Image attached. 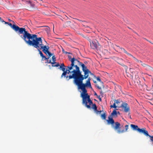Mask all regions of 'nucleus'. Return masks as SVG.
Masks as SVG:
<instances>
[{"instance_id":"1","label":"nucleus","mask_w":153,"mask_h":153,"mask_svg":"<svg viewBox=\"0 0 153 153\" xmlns=\"http://www.w3.org/2000/svg\"><path fill=\"white\" fill-rule=\"evenodd\" d=\"M91 78L88 77V79L85 83H84L83 81L79 82L78 91L80 93V96L82 99V103L88 108H91L90 105L93 103L90 98V96L87 93V91L86 88L87 87L91 88L90 82Z\"/></svg>"},{"instance_id":"2","label":"nucleus","mask_w":153,"mask_h":153,"mask_svg":"<svg viewBox=\"0 0 153 153\" xmlns=\"http://www.w3.org/2000/svg\"><path fill=\"white\" fill-rule=\"evenodd\" d=\"M25 42L30 46H32L36 48L42 49L43 52H47L49 50L48 46H44L42 44V40L41 37H37V35L35 34H29Z\"/></svg>"},{"instance_id":"3","label":"nucleus","mask_w":153,"mask_h":153,"mask_svg":"<svg viewBox=\"0 0 153 153\" xmlns=\"http://www.w3.org/2000/svg\"><path fill=\"white\" fill-rule=\"evenodd\" d=\"M9 25L16 32L18 31L19 34H23L20 36L25 41L30 33L24 28H20L15 24L12 25L11 23H9Z\"/></svg>"},{"instance_id":"4","label":"nucleus","mask_w":153,"mask_h":153,"mask_svg":"<svg viewBox=\"0 0 153 153\" xmlns=\"http://www.w3.org/2000/svg\"><path fill=\"white\" fill-rule=\"evenodd\" d=\"M75 69H73L72 71H71L70 73H73L72 75L69 76H66V78L68 77V80L71 79L73 78V82L74 84L77 86V90L78 89V87L79 83V79L77 68V65H75Z\"/></svg>"},{"instance_id":"5","label":"nucleus","mask_w":153,"mask_h":153,"mask_svg":"<svg viewBox=\"0 0 153 153\" xmlns=\"http://www.w3.org/2000/svg\"><path fill=\"white\" fill-rule=\"evenodd\" d=\"M68 58L69 60L71 62V64L70 65H69L66 67V70L62 71L63 72L61 76V78L63 76L66 77V75L67 74H69L70 73H71V71L73 69L74 66V59H71V56H68Z\"/></svg>"},{"instance_id":"6","label":"nucleus","mask_w":153,"mask_h":153,"mask_svg":"<svg viewBox=\"0 0 153 153\" xmlns=\"http://www.w3.org/2000/svg\"><path fill=\"white\" fill-rule=\"evenodd\" d=\"M108 120H107L106 121L107 122L108 124H111L112 127L115 130L120 128V124L118 122H116L114 123V121L113 119L111 117V116L108 117Z\"/></svg>"},{"instance_id":"7","label":"nucleus","mask_w":153,"mask_h":153,"mask_svg":"<svg viewBox=\"0 0 153 153\" xmlns=\"http://www.w3.org/2000/svg\"><path fill=\"white\" fill-rule=\"evenodd\" d=\"M77 68L79 75V82L83 81L84 79H85L88 78L89 74L91 75H93V74L89 70L83 72H84V76L82 75L80 71L79 67L77 66Z\"/></svg>"},{"instance_id":"8","label":"nucleus","mask_w":153,"mask_h":153,"mask_svg":"<svg viewBox=\"0 0 153 153\" xmlns=\"http://www.w3.org/2000/svg\"><path fill=\"white\" fill-rule=\"evenodd\" d=\"M71 59H74V67H75V65H77L76 64V63H78V65L79 66H81L82 68V70L83 72L87 71V70H89L87 67L85 66V65L79 62V60H78L77 59H75V58L73 57V58H71Z\"/></svg>"},{"instance_id":"9","label":"nucleus","mask_w":153,"mask_h":153,"mask_svg":"<svg viewBox=\"0 0 153 153\" xmlns=\"http://www.w3.org/2000/svg\"><path fill=\"white\" fill-rule=\"evenodd\" d=\"M98 45H100L98 41L96 39L93 40L90 42V46L91 48L93 49H96L97 48Z\"/></svg>"},{"instance_id":"10","label":"nucleus","mask_w":153,"mask_h":153,"mask_svg":"<svg viewBox=\"0 0 153 153\" xmlns=\"http://www.w3.org/2000/svg\"><path fill=\"white\" fill-rule=\"evenodd\" d=\"M120 107L123 108H124V111L125 112L127 113L130 111L129 107L126 103H123L120 106Z\"/></svg>"},{"instance_id":"11","label":"nucleus","mask_w":153,"mask_h":153,"mask_svg":"<svg viewBox=\"0 0 153 153\" xmlns=\"http://www.w3.org/2000/svg\"><path fill=\"white\" fill-rule=\"evenodd\" d=\"M53 67H57L59 66V69L61 70L62 71L65 70L67 66H65L63 63H61L60 65L59 64V63H56V64L55 65H52Z\"/></svg>"},{"instance_id":"12","label":"nucleus","mask_w":153,"mask_h":153,"mask_svg":"<svg viewBox=\"0 0 153 153\" xmlns=\"http://www.w3.org/2000/svg\"><path fill=\"white\" fill-rule=\"evenodd\" d=\"M138 132L140 133H143L146 136H149L150 137L151 136L149 134L148 131L146 130L145 128H143L138 129Z\"/></svg>"},{"instance_id":"13","label":"nucleus","mask_w":153,"mask_h":153,"mask_svg":"<svg viewBox=\"0 0 153 153\" xmlns=\"http://www.w3.org/2000/svg\"><path fill=\"white\" fill-rule=\"evenodd\" d=\"M125 130H120V128H119L117 130V132L119 134H120L121 133H124V132H125V131H127L128 128V126L127 125H126L125 126Z\"/></svg>"},{"instance_id":"14","label":"nucleus","mask_w":153,"mask_h":153,"mask_svg":"<svg viewBox=\"0 0 153 153\" xmlns=\"http://www.w3.org/2000/svg\"><path fill=\"white\" fill-rule=\"evenodd\" d=\"M39 52V53L40 54L41 56L42 57V59H49V57L48 58L46 57L43 54L42 52L40 51V49L39 48H37Z\"/></svg>"},{"instance_id":"15","label":"nucleus","mask_w":153,"mask_h":153,"mask_svg":"<svg viewBox=\"0 0 153 153\" xmlns=\"http://www.w3.org/2000/svg\"><path fill=\"white\" fill-rule=\"evenodd\" d=\"M130 126L134 130L137 131H138V130L139 129V128H138L137 126L134 124H131Z\"/></svg>"},{"instance_id":"16","label":"nucleus","mask_w":153,"mask_h":153,"mask_svg":"<svg viewBox=\"0 0 153 153\" xmlns=\"http://www.w3.org/2000/svg\"><path fill=\"white\" fill-rule=\"evenodd\" d=\"M71 23V22L70 21H67L65 23L64 25V27H66L69 26L70 27Z\"/></svg>"},{"instance_id":"17","label":"nucleus","mask_w":153,"mask_h":153,"mask_svg":"<svg viewBox=\"0 0 153 153\" xmlns=\"http://www.w3.org/2000/svg\"><path fill=\"white\" fill-rule=\"evenodd\" d=\"M52 59L53 61V62L51 63V64L52 65H55L56 64V63H57L55 62L56 61V58L55 57V56H53L52 57Z\"/></svg>"},{"instance_id":"18","label":"nucleus","mask_w":153,"mask_h":153,"mask_svg":"<svg viewBox=\"0 0 153 153\" xmlns=\"http://www.w3.org/2000/svg\"><path fill=\"white\" fill-rule=\"evenodd\" d=\"M117 112L115 110H113L112 113H111L110 116L111 117V116L117 117Z\"/></svg>"},{"instance_id":"19","label":"nucleus","mask_w":153,"mask_h":153,"mask_svg":"<svg viewBox=\"0 0 153 153\" xmlns=\"http://www.w3.org/2000/svg\"><path fill=\"white\" fill-rule=\"evenodd\" d=\"M44 53L46 55H48L49 56L48 57H49V58L52 55V54L48 50L47 51V52H45Z\"/></svg>"},{"instance_id":"20","label":"nucleus","mask_w":153,"mask_h":153,"mask_svg":"<svg viewBox=\"0 0 153 153\" xmlns=\"http://www.w3.org/2000/svg\"><path fill=\"white\" fill-rule=\"evenodd\" d=\"M110 107L111 108H116L117 107L118 108L120 107V106H118V105H116L115 103L114 102V103L113 104V105H111L110 106Z\"/></svg>"},{"instance_id":"21","label":"nucleus","mask_w":153,"mask_h":153,"mask_svg":"<svg viewBox=\"0 0 153 153\" xmlns=\"http://www.w3.org/2000/svg\"><path fill=\"white\" fill-rule=\"evenodd\" d=\"M76 23H74V24L71 23L70 27L75 30L76 29Z\"/></svg>"},{"instance_id":"22","label":"nucleus","mask_w":153,"mask_h":153,"mask_svg":"<svg viewBox=\"0 0 153 153\" xmlns=\"http://www.w3.org/2000/svg\"><path fill=\"white\" fill-rule=\"evenodd\" d=\"M106 113H104L103 114L101 115V117L103 119L105 120L106 118Z\"/></svg>"},{"instance_id":"23","label":"nucleus","mask_w":153,"mask_h":153,"mask_svg":"<svg viewBox=\"0 0 153 153\" xmlns=\"http://www.w3.org/2000/svg\"><path fill=\"white\" fill-rule=\"evenodd\" d=\"M92 108L94 109L95 111H97V108L95 104L92 105Z\"/></svg>"},{"instance_id":"24","label":"nucleus","mask_w":153,"mask_h":153,"mask_svg":"<svg viewBox=\"0 0 153 153\" xmlns=\"http://www.w3.org/2000/svg\"><path fill=\"white\" fill-rule=\"evenodd\" d=\"M147 69L148 70L153 71V68L149 65L147 66Z\"/></svg>"},{"instance_id":"25","label":"nucleus","mask_w":153,"mask_h":153,"mask_svg":"<svg viewBox=\"0 0 153 153\" xmlns=\"http://www.w3.org/2000/svg\"><path fill=\"white\" fill-rule=\"evenodd\" d=\"M114 102L115 103V104H116L117 105H119V104L120 103V101L118 100H114Z\"/></svg>"},{"instance_id":"26","label":"nucleus","mask_w":153,"mask_h":153,"mask_svg":"<svg viewBox=\"0 0 153 153\" xmlns=\"http://www.w3.org/2000/svg\"><path fill=\"white\" fill-rule=\"evenodd\" d=\"M120 49L122 51H123L124 52V53H125L127 54L128 53V52H127L124 48H120Z\"/></svg>"},{"instance_id":"27","label":"nucleus","mask_w":153,"mask_h":153,"mask_svg":"<svg viewBox=\"0 0 153 153\" xmlns=\"http://www.w3.org/2000/svg\"><path fill=\"white\" fill-rule=\"evenodd\" d=\"M0 18H1V19H0V21L1 22H4L5 24H7L8 25V23H9L8 22H5L2 19H1V17H0Z\"/></svg>"},{"instance_id":"28","label":"nucleus","mask_w":153,"mask_h":153,"mask_svg":"<svg viewBox=\"0 0 153 153\" xmlns=\"http://www.w3.org/2000/svg\"><path fill=\"white\" fill-rule=\"evenodd\" d=\"M96 79H97V80L98 81H99V82H100L102 84L103 83V82L101 81V79H100V77H97Z\"/></svg>"},{"instance_id":"29","label":"nucleus","mask_w":153,"mask_h":153,"mask_svg":"<svg viewBox=\"0 0 153 153\" xmlns=\"http://www.w3.org/2000/svg\"><path fill=\"white\" fill-rule=\"evenodd\" d=\"M141 65L143 67H146L147 69V66H149V65H148L144 63H142V64H141Z\"/></svg>"},{"instance_id":"30","label":"nucleus","mask_w":153,"mask_h":153,"mask_svg":"<svg viewBox=\"0 0 153 153\" xmlns=\"http://www.w3.org/2000/svg\"><path fill=\"white\" fill-rule=\"evenodd\" d=\"M29 3L30 4V5L31 7H34L35 5L34 4H32L30 1H29Z\"/></svg>"},{"instance_id":"31","label":"nucleus","mask_w":153,"mask_h":153,"mask_svg":"<svg viewBox=\"0 0 153 153\" xmlns=\"http://www.w3.org/2000/svg\"><path fill=\"white\" fill-rule=\"evenodd\" d=\"M133 58L136 62H139V60H138L137 58H136L134 57Z\"/></svg>"},{"instance_id":"32","label":"nucleus","mask_w":153,"mask_h":153,"mask_svg":"<svg viewBox=\"0 0 153 153\" xmlns=\"http://www.w3.org/2000/svg\"><path fill=\"white\" fill-rule=\"evenodd\" d=\"M127 55L129 56L131 58H133V57H134L131 54L128 53L127 54Z\"/></svg>"},{"instance_id":"33","label":"nucleus","mask_w":153,"mask_h":153,"mask_svg":"<svg viewBox=\"0 0 153 153\" xmlns=\"http://www.w3.org/2000/svg\"><path fill=\"white\" fill-rule=\"evenodd\" d=\"M46 60H47V62L48 63H51H51L52 62H51V60H48V59H46Z\"/></svg>"},{"instance_id":"34","label":"nucleus","mask_w":153,"mask_h":153,"mask_svg":"<svg viewBox=\"0 0 153 153\" xmlns=\"http://www.w3.org/2000/svg\"><path fill=\"white\" fill-rule=\"evenodd\" d=\"M99 100L100 101H102V99H101V98L100 97V96H98L97 97Z\"/></svg>"},{"instance_id":"35","label":"nucleus","mask_w":153,"mask_h":153,"mask_svg":"<svg viewBox=\"0 0 153 153\" xmlns=\"http://www.w3.org/2000/svg\"><path fill=\"white\" fill-rule=\"evenodd\" d=\"M96 86L97 87V88L99 89H101V87H100L98 85H96Z\"/></svg>"},{"instance_id":"36","label":"nucleus","mask_w":153,"mask_h":153,"mask_svg":"<svg viewBox=\"0 0 153 153\" xmlns=\"http://www.w3.org/2000/svg\"><path fill=\"white\" fill-rule=\"evenodd\" d=\"M87 39L89 41V42H91V39H89V38L88 37H87Z\"/></svg>"},{"instance_id":"37","label":"nucleus","mask_w":153,"mask_h":153,"mask_svg":"<svg viewBox=\"0 0 153 153\" xmlns=\"http://www.w3.org/2000/svg\"><path fill=\"white\" fill-rule=\"evenodd\" d=\"M124 67L125 68L126 70H127L128 69V67L127 66H126V65H125Z\"/></svg>"},{"instance_id":"38","label":"nucleus","mask_w":153,"mask_h":153,"mask_svg":"<svg viewBox=\"0 0 153 153\" xmlns=\"http://www.w3.org/2000/svg\"><path fill=\"white\" fill-rule=\"evenodd\" d=\"M8 20H9V21H10V22L11 21V22H13V23H14L15 24V23L14 22V21H12V20H10V19H8Z\"/></svg>"},{"instance_id":"39","label":"nucleus","mask_w":153,"mask_h":153,"mask_svg":"<svg viewBox=\"0 0 153 153\" xmlns=\"http://www.w3.org/2000/svg\"><path fill=\"white\" fill-rule=\"evenodd\" d=\"M100 93L101 95H102L103 94V93L102 92V91H100Z\"/></svg>"},{"instance_id":"40","label":"nucleus","mask_w":153,"mask_h":153,"mask_svg":"<svg viewBox=\"0 0 153 153\" xmlns=\"http://www.w3.org/2000/svg\"><path fill=\"white\" fill-rule=\"evenodd\" d=\"M94 95L96 96L97 97L98 96V95H97V94L95 92L94 93Z\"/></svg>"},{"instance_id":"41","label":"nucleus","mask_w":153,"mask_h":153,"mask_svg":"<svg viewBox=\"0 0 153 153\" xmlns=\"http://www.w3.org/2000/svg\"><path fill=\"white\" fill-rule=\"evenodd\" d=\"M121 65L123 67H124L125 66V65H124L123 64H121Z\"/></svg>"},{"instance_id":"42","label":"nucleus","mask_w":153,"mask_h":153,"mask_svg":"<svg viewBox=\"0 0 153 153\" xmlns=\"http://www.w3.org/2000/svg\"><path fill=\"white\" fill-rule=\"evenodd\" d=\"M139 62H140L141 63V64L143 63L140 60H139Z\"/></svg>"},{"instance_id":"43","label":"nucleus","mask_w":153,"mask_h":153,"mask_svg":"<svg viewBox=\"0 0 153 153\" xmlns=\"http://www.w3.org/2000/svg\"><path fill=\"white\" fill-rule=\"evenodd\" d=\"M97 111V112H98H98H100V113H101V111Z\"/></svg>"},{"instance_id":"44","label":"nucleus","mask_w":153,"mask_h":153,"mask_svg":"<svg viewBox=\"0 0 153 153\" xmlns=\"http://www.w3.org/2000/svg\"><path fill=\"white\" fill-rule=\"evenodd\" d=\"M77 20L79 21H80L81 22H83V21H81V20H79V19H77Z\"/></svg>"},{"instance_id":"45","label":"nucleus","mask_w":153,"mask_h":153,"mask_svg":"<svg viewBox=\"0 0 153 153\" xmlns=\"http://www.w3.org/2000/svg\"><path fill=\"white\" fill-rule=\"evenodd\" d=\"M94 83H96V81H94Z\"/></svg>"},{"instance_id":"46","label":"nucleus","mask_w":153,"mask_h":153,"mask_svg":"<svg viewBox=\"0 0 153 153\" xmlns=\"http://www.w3.org/2000/svg\"><path fill=\"white\" fill-rule=\"evenodd\" d=\"M117 112V114H120V113L118 111V112Z\"/></svg>"},{"instance_id":"47","label":"nucleus","mask_w":153,"mask_h":153,"mask_svg":"<svg viewBox=\"0 0 153 153\" xmlns=\"http://www.w3.org/2000/svg\"><path fill=\"white\" fill-rule=\"evenodd\" d=\"M84 25V26H85V27H88L87 26H85V25Z\"/></svg>"},{"instance_id":"48","label":"nucleus","mask_w":153,"mask_h":153,"mask_svg":"<svg viewBox=\"0 0 153 153\" xmlns=\"http://www.w3.org/2000/svg\"><path fill=\"white\" fill-rule=\"evenodd\" d=\"M65 53H66V54H67L68 53V52H65Z\"/></svg>"},{"instance_id":"49","label":"nucleus","mask_w":153,"mask_h":153,"mask_svg":"<svg viewBox=\"0 0 153 153\" xmlns=\"http://www.w3.org/2000/svg\"><path fill=\"white\" fill-rule=\"evenodd\" d=\"M62 52H63V53H65V52L63 50H62Z\"/></svg>"},{"instance_id":"50","label":"nucleus","mask_w":153,"mask_h":153,"mask_svg":"<svg viewBox=\"0 0 153 153\" xmlns=\"http://www.w3.org/2000/svg\"><path fill=\"white\" fill-rule=\"evenodd\" d=\"M0 19H1V18H0Z\"/></svg>"}]
</instances>
